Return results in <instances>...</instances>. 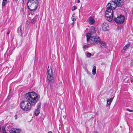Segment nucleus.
<instances>
[{
	"label": "nucleus",
	"mask_w": 133,
	"mask_h": 133,
	"mask_svg": "<svg viewBox=\"0 0 133 133\" xmlns=\"http://www.w3.org/2000/svg\"><path fill=\"white\" fill-rule=\"evenodd\" d=\"M23 1V3H24V0H22Z\"/></svg>",
	"instance_id": "nucleus-35"
},
{
	"label": "nucleus",
	"mask_w": 133,
	"mask_h": 133,
	"mask_svg": "<svg viewBox=\"0 0 133 133\" xmlns=\"http://www.w3.org/2000/svg\"><path fill=\"white\" fill-rule=\"evenodd\" d=\"M132 82H133V81H132V80H131V83H132Z\"/></svg>",
	"instance_id": "nucleus-33"
},
{
	"label": "nucleus",
	"mask_w": 133,
	"mask_h": 133,
	"mask_svg": "<svg viewBox=\"0 0 133 133\" xmlns=\"http://www.w3.org/2000/svg\"><path fill=\"white\" fill-rule=\"evenodd\" d=\"M10 32V31H9L7 32L6 34L7 35H8L9 34Z\"/></svg>",
	"instance_id": "nucleus-30"
},
{
	"label": "nucleus",
	"mask_w": 133,
	"mask_h": 133,
	"mask_svg": "<svg viewBox=\"0 0 133 133\" xmlns=\"http://www.w3.org/2000/svg\"><path fill=\"white\" fill-rule=\"evenodd\" d=\"M13 0L15 1H17L18 0Z\"/></svg>",
	"instance_id": "nucleus-34"
},
{
	"label": "nucleus",
	"mask_w": 133,
	"mask_h": 133,
	"mask_svg": "<svg viewBox=\"0 0 133 133\" xmlns=\"http://www.w3.org/2000/svg\"><path fill=\"white\" fill-rule=\"evenodd\" d=\"M71 19L72 21H75L76 20V18L75 17V14H73L71 17Z\"/></svg>",
	"instance_id": "nucleus-18"
},
{
	"label": "nucleus",
	"mask_w": 133,
	"mask_h": 133,
	"mask_svg": "<svg viewBox=\"0 0 133 133\" xmlns=\"http://www.w3.org/2000/svg\"><path fill=\"white\" fill-rule=\"evenodd\" d=\"M3 133H7L6 132L5 128L4 127H2V129Z\"/></svg>",
	"instance_id": "nucleus-23"
},
{
	"label": "nucleus",
	"mask_w": 133,
	"mask_h": 133,
	"mask_svg": "<svg viewBox=\"0 0 133 133\" xmlns=\"http://www.w3.org/2000/svg\"><path fill=\"white\" fill-rule=\"evenodd\" d=\"M48 133H52V132L51 131H50L48 132Z\"/></svg>",
	"instance_id": "nucleus-31"
},
{
	"label": "nucleus",
	"mask_w": 133,
	"mask_h": 133,
	"mask_svg": "<svg viewBox=\"0 0 133 133\" xmlns=\"http://www.w3.org/2000/svg\"><path fill=\"white\" fill-rule=\"evenodd\" d=\"M83 48H85L86 49H87L85 48H88V46L87 45H84L83 46Z\"/></svg>",
	"instance_id": "nucleus-25"
},
{
	"label": "nucleus",
	"mask_w": 133,
	"mask_h": 133,
	"mask_svg": "<svg viewBox=\"0 0 133 133\" xmlns=\"http://www.w3.org/2000/svg\"><path fill=\"white\" fill-rule=\"evenodd\" d=\"M123 0H112L107 5V10L105 12V18L109 22L113 18V9H115L117 7H121L123 4Z\"/></svg>",
	"instance_id": "nucleus-2"
},
{
	"label": "nucleus",
	"mask_w": 133,
	"mask_h": 133,
	"mask_svg": "<svg viewBox=\"0 0 133 133\" xmlns=\"http://www.w3.org/2000/svg\"><path fill=\"white\" fill-rule=\"evenodd\" d=\"M74 21H73V22L72 23L71 25L72 27H73V26L74 25Z\"/></svg>",
	"instance_id": "nucleus-27"
},
{
	"label": "nucleus",
	"mask_w": 133,
	"mask_h": 133,
	"mask_svg": "<svg viewBox=\"0 0 133 133\" xmlns=\"http://www.w3.org/2000/svg\"><path fill=\"white\" fill-rule=\"evenodd\" d=\"M17 32L19 35L20 36H22V32L21 27L19 26L18 28Z\"/></svg>",
	"instance_id": "nucleus-13"
},
{
	"label": "nucleus",
	"mask_w": 133,
	"mask_h": 133,
	"mask_svg": "<svg viewBox=\"0 0 133 133\" xmlns=\"http://www.w3.org/2000/svg\"><path fill=\"white\" fill-rule=\"evenodd\" d=\"M21 130L19 129H13L11 130L10 133H20Z\"/></svg>",
	"instance_id": "nucleus-11"
},
{
	"label": "nucleus",
	"mask_w": 133,
	"mask_h": 133,
	"mask_svg": "<svg viewBox=\"0 0 133 133\" xmlns=\"http://www.w3.org/2000/svg\"><path fill=\"white\" fill-rule=\"evenodd\" d=\"M91 34H94L96 33V31L95 30V28L94 27L92 26L91 28Z\"/></svg>",
	"instance_id": "nucleus-15"
},
{
	"label": "nucleus",
	"mask_w": 133,
	"mask_h": 133,
	"mask_svg": "<svg viewBox=\"0 0 133 133\" xmlns=\"http://www.w3.org/2000/svg\"><path fill=\"white\" fill-rule=\"evenodd\" d=\"M114 96L113 97H111L110 98V99H107V104H108L109 105H110L112 102V100L114 98Z\"/></svg>",
	"instance_id": "nucleus-12"
},
{
	"label": "nucleus",
	"mask_w": 133,
	"mask_h": 133,
	"mask_svg": "<svg viewBox=\"0 0 133 133\" xmlns=\"http://www.w3.org/2000/svg\"><path fill=\"white\" fill-rule=\"evenodd\" d=\"M92 34H91V33H90L89 32H88L87 33L86 35V37L87 38V43L88 44L89 43V42H90V40L91 38V37L92 36L91 35Z\"/></svg>",
	"instance_id": "nucleus-9"
},
{
	"label": "nucleus",
	"mask_w": 133,
	"mask_h": 133,
	"mask_svg": "<svg viewBox=\"0 0 133 133\" xmlns=\"http://www.w3.org/2000/svg\"><path fill=\"white\" fill-rule=\"evenodd\" d=\"M88 21L89 24L90 25H92L95 22V21L93 18L91 17H90L88 19Z\"/></svg>",
	"instance_id": "nucleus-8"
},
{
	"label": "nucleus",
	"mask_w": 133,
	"mask_h": 133,
	"mask_svg": "<svg viewBox=\"0 0 133 133\" xmlns=\"http://www.w3.org/2000/svg\"><path fill=\"white\" fill-rule=\"evenodd\" d=\"M47 73L48 75L47 77L50 83V84L53 83L54 79V77L53 76V74L52 73V69L51 68H49V66L48 67L47 70Z\"/></svg>",
	"instance_id": "nucleus-5"
},
{
	"label": "nucleus",
	"mask_w": 133,
	"mask_h": 133,
	"mask_svg": "<svg viewBox=\"0 0 133 133\" xmlns=\"http://www.w3.org/2000/svg\"><path fill=\"white\" fill-rule=\"evenodd\" d=\"M91 54L90 53L88 52L87 54V56L88 57H90L91 56Z\"/></svg>",
	"instance_id": "nucleus-24"
},
{
	"label": "nucleus",
	"mask_w": 133,
	"mask_h": 133,
	"mask_svg": "<svg viewBox=\"0 0 133 133\" xmlns=\"http://www.w3.org/2000/svg\"><path fill=\"white\" fill-rule=\"evenodd\" d=\"M114 19V20L117 23L122 24L124 21V17L123 15H120L117 18L115 17Z\"/></svg>",
	"instance_id": "nucleus-6"
},
{
	"label": "nucleus",
	"mask_w": 133,
	"mask_h": 133,
	"mask_svg": "<svg viewBox=\"0 0 133 133\" xmlns=\"http://www.w3.org/2000/svg\"><path fill=\"white\" fill-rule=\"evenodd\" d=\"M14 117L15 119H17V115H15L14 116Z\"/></svg>",
	"instance_id": "nucleus-28"
},
{
	"label": "nucleus",
	"mask_w": 133,
	"mask_h": 133,
	"mask_svg": "<svg viewBox=\"0 0 133 133\" xmlns=\"http://www.w3.org/2000/svg\"><path fill=\"white\" fill-rule=\"evenodd\" d=\"M95 133H99L98 131H96V132H95Z\"/></svg>",
	"instance_id": "nucleus-32"
},
{
	"label": "nucleus",
	"mask_w": 133,
	"mask_h": 133,
	"mask_svg": "<svg viewBox=\"0 0 133 133\" xmlns=\"http://www.w3.org/2000/svg\"><path fill=\"white\" fill-rule=\"evenodd\" d=\"M80 1L79 0H78L77 1V3H80Z\"/></svg>",
	"instance_id": "nucleus-29"
},
{
	"label": "nucleus",
	"mask_w": 133,
	"mask_h": 133,
	"mask_svg": "<svg viewBox=\"0 0 133 133\" xmlns=\"http://www.w3.org/2000/svg\"><path fill=\"white\" fill-rule=\"evenodd\" d=\"M39 111L40 110H37V109H36V111L34 112L35 115L36 116H37L40 113Z\"/></svg>",
	"instance_id": "nucleus-19"
},
{
	"label": "nucleus",
	"mask_w": 133,
	"mask_h": 133,
	"mask_svg": "<svg viewBox=\"0 0 133 133\" xmlns=\"http://www.w3.org/2000/svg\"><path fill=\"white\" fill-rule=\"evenodd\" d=\"M98 44H100V46L102 47H105L106 48V44L102 41H101V40H100V43H98Z\"/></svg>",
	"instance_id": "nucleus-14"
},
{
	"label": "nucleus",
	"mask_w": 133,
	"mask_h": 133,
	"mask_svg": "<svg viewBox=\"0 0 133 133\" xmlns=\"http://www.w3.org/2000/svg\"><path fill=\"white\" fill-rule=\"evenodd\" d=\"M7 0H3V1L2 5L3 6H4L5 5L6 3L7 2Z\"/></svg>",
	"instance_id": "nucleus-21"
},
{
	"label": "nucleus",
	"mask_w": 133,
	"mask_h": 133,
	"mask_svg": "<svg viewBox=\"0 0 133 133\" xmlns=\"http://www.w3.org/2000/svg\"><path fill=\"white\" fill-rule=\"evenodd\" d=\"M92 72V74L94 75L96 74V67L95 66H93Z\"/></svg>",
	"instance_id": "nucleus-17"
},
{
	"label": "nucleus",
	"mask_w": 133,
	"mask_h": 133,
	"mask_svg": "<svg viewBox=\"0 0 133 133\" xmlns=\"http://www.w3.org/2000/svg\"><path fill=\"white\" fill-rule=\"evenodd\" d=\"M126 110L131 112H132L133 111V110H130L129 109H126Z\"/></svg>",
	"instance_id": "nucleus-26"
},
{
	"label": "nucleus",
	"mask_w": 133,
	"mask_h": 133,
	"mask_svg": "<svg viewBox=\"0 0 133 133\" xmlns=\"http://www.w3.org/2000/svg\"><path fill=\"white\" fill-rule=\"evenodd\" d=\"M100 37L97 36H92L91 37L90 40L88 44H91L92 45H94L95 43L98 44L100 43Z\"/></svg>",
	"instance_id": "nucleus-4"
},
{
	"label": "nucleus",
	"mask_w": 133,
	"mask_h": 133,
	"mask_svg": "<svg viewBox=\"0 0 133 133\" xmlns=\"http://www.w3.org/2000/svg\"><path fill=\"white\" fill-rule=\"evenodd\" d=\"M41 102H39L38 103L37 106V108L36 109L37 110H40V108L41 107Z\"/></svg>",
	"instance_id": "nucleus-20"
},
{
	"label": "nucleus",
	"mask_w": 133,
	"mask_h": 133,
	"mask_svg": "<svg viewBox=\"0 0 133 133\" xmlns=\"http://www.w3.org/2000/svg\"><path fill=\"white\" fill-rule=\"evenodd\" d=\"M38 0H28L27 7L30 11L34 12L36 10L39 5Z\"/></svg>",
	"instance_id": "nucleus-3"
},
{
	"label": "nucleus",
	"mask_w": 133,
	"mask_h": 133,
	"mask_svg": "<svg viewBox=\"0 0 133 133\" xmlns=\"http://www.w3.org/2000/svg\"><path fill=\"white\" fill-rule=\"evenodd\" d=\"M1 128L0 127V132L1 131Z\"/></svg>",
	"instance_id": "nucleus-36"
},
{
	"label": "nucleus",
	"mask_w": 133,
	"mask_h": 133,
	"mask_svg": "<svg viewBox=\"0 0 133 133\" xmlns=\"http://www.w3.org/2000/svg\"><path fill=\"white\" fill-rule=\"evenodd\" d=\"M37 19L36 17L32 19L30 21V23L32 24H34L36 22Z\"/></svg>",
	"instance_id": "nucleus-16"
},
{
	"label": "nucleus",
	"mask_w": 133,
	"mask_h": 133,
	"mask_svg": "<svg viewBox=\"0 0 133 133\" xmlns=\"http://www.w3.org/2000/svg\"><path fill=\"white\" fill-rule=\"evenodd\" d=\"M77 8V7L76 6H73L72 8V11H73L74 10H75Z\"/></svg>",
	"instance_id": "nucleus-22"
},
{
	"label": "nucleus",
	"mask_w": 133,
	"mask_h": 133,
	"mask_svg": "<svg viewBox=\"0 0 133 133\" xmlns=\"http://www.w3.org/2000/svg\"><path fill=\"white\" fill-rule=\"evenodd\" d=\"M130 46L129 44H126L123 48V49L121 50V52L122 53H124L125 52V51Z\"/></svg>",
	"instance_id": "nucleus-10"
},
{
	"label": "nucleus",
	"mask_w": 133,
	"mask_h": 133,
	"mask_svg": "<svg viewBox=\"0 0 133 133\" xmlns=\"http://www.w3.org/2000/svg\"><path fill=\"white\" fill-rule=\"evenodd\" d=\"M26 101H23L20 103L21 108L26 111L30 110L31 107L35 105L38 99V95L34 92H28L25 95Z\"/></svg>",
	"instance_id": "nucleus-1"
},
{
	"label": "nucleus",
	"mask_w": 133,
	"mask_h": 133,
	"mask_svg": "<svg viewBox=\"0 0 133 133\" xmlns=\"http://www.w3.org/2000/svg\"><path fill=\"white\" fill-rule=\"evenodd\" d=\"M102 29L103 31H106L109 28V26L108 24L105 23H104L102 24Z\"/></svg>",
	"instance_id": "nucleus-7"
}]
</instances>
